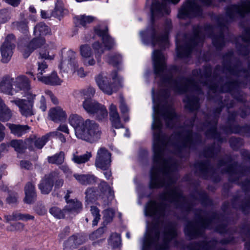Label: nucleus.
Masks as SVG:
<instances>
[{
    "instance_id": "nucleus-55",
    "label": "nucleus",
    "mask_w": 250,
    "mask_h": 250,
    "mask_svg": "<svg viewBox=\"0 0 250 250\" xmlns=\"http://www.w3.org/2000/svg\"><path fill=\"white\" fill-rule=\"evenodd\" d=\"M61 169L63 171V172L66 174V177H68L69 175H71L72 171L66 165H63L61 167Z\"/></svg>"
},
{
    "instance_id": "nucleus-45",
    "label": "nucleus",
    "mask_w": 250,
    "mask_h": 250,
    "mask_svg": "<svg viewBox=\"0 0 250 250\" xmlns=\"http://www.w3.org/2000/svg\"><path fill=\"white\" fill-rule=\"evenodd\" d=\"M10 146L14 147L16 151L21 152L24 147V143L21 140H15L10 142Z\"/></svg>"
},
{
    "instance_id": "nucleus-12",
    "label": "nucleus",
    "mask_w": 250,
    "mask_h": 250,
    "mask_svg": "<svg viewBox=\"0 0 250 250\" xmlns=\"http://www.w3.org/2000/svg\"><path fill=\"white\" fill-rule=\"evenodd\" d=\"M111 162V155L108 151L104 147L99 148L96 155L95 167L97 168L106 170L110 167Z\"/></svg>"
},
{
    "instance_id": "nucleus-20",
    "label": "nucleus",
    "mask_w": 250,
    "mask_h": 250,
    "mask_svg": "<svg viewBox=\"0 0 250 250\" xmlns=\"http://www.w3.org/2000/svg\"><path fill=\"white\" fill-rule=\"evenodd\" d=\"M53 175L50 174L45 175L39 185V188L42 194H47L52 189L53 185Z\"/></svg>"
},
{
    "instance_id": "nucleus-59",
    "label": "nucleus",
    "mask_w": 250,
    "mask_h": 250,
    "mask_svg": "<svg viewBox=\"0 0 250 250\" xmlns=\"http://www.w3.org/2000/svg\"><path fill=\"white\" fill-rule=\"evenodd\" d=\"M58 130L62 131L64 133H69V129L68 128V127L67 125H60L59 127L58 128Z\"/></svg>"
},
{
    "instance_id": "nucleus-29",
    "label": "nucleus",
    "mask_w": 250,
    "mask_h": 250,
    "mask_svg": "<svg viewBox=\"0 0 250 250\" xmlns=\"http://www.w3.org/2000/svg\"><path fill=\"white\" fill-rule=\"evenodd\" d=\"M37 72L36 77L39 82H42L46 75H43L49 71L48 65L46 62L44 60L38 61L37 62Z\"/></svg>"
},
{
    "instance_id": "nucleus-44",
    "label": "nucleus",
    "mask_w": 250,
    "mask_h": 250,
    "mask_svg": "<svg viewBox=\"0 0 250 250\" xmlns=\"http://www.w3.org/2000/svg\"><path fill=\"white\" fill-rule=\"evenodd\" d=\"M175 236V232L173 230H170L167 232L164 236L163 241L164 245L161 247L159 249L161 250H165L167 248V245L169 240Z\"/></svg>"
},
{
    "instance_id": "nucleus-16",
    "label": "nucleus",
    "mask_w": 250,
    "mask_h": 250,
    "mask_svg": "<svg viewBox=\"0 0 250 250\" xmlns=\"http://www.w3.org/2000/svg\"><path fill=\"white\" fill-rule=\"evenodd\" d=\"M71 204V202H68V205H66L63 209H61L57 207H53L50 208L49 212L56 218H64L66 216H69V212L76 210L81 207L80 204L77 202L75 207L73 208H68Z\"/></svg>"
},
{
    "instance_id": "nucleus-40",
    "label": "nucleus",
    "mask_w": 250,
    "mask_h": 250,
    "mask_svg": "<svg viewBox=\"0 0 250 250\" xmlns=\"http://www.w3.org/2000/svg\"><path fill=\"white\" fill-rule=\"evenodd\" d=\"M77 23L82 26H85L87 23L92 21L94 18L90 16L81 15L76 17Z\"/></svg>"
},
{
    "instance_id": "nucleus-64",
    "label": "nucleus",
    "mask_w": 250,
    "mask_h": 250,
    "mask_svg": "<svg viewBox=\"0 0 250 250\" xmlns=\"http://www.w3.org/2000/svg\"><path fill=\"white\" fill-rule=\"evenodd\" d=\"M246 8L248 12H250V0H247L245 3Z\"/></svg>"
},
{
    "instance_id": "nucleus-13",
    "label": "nucleus",
    "mask_w": 250,
    "mask_h": 250,
    "mask_svg": "<svg viewBox=\"0 0 250 250\" xmlns=\"http://www.w3.org/2000/svg\"><path fill=\"white\" fill-rule=\"evenodd\" d=\"M154 72L158 76H163L167 72L166 67L165 57L163 53L157 50H154L152 53Z\"/></svg>"
},
{
    "instance_id": "nucleus-47",
    "label": "nucleus",
    "mask_w": 250,
    "mask_h": 250,
    "mask_svg": "<svg viewBox=\"0 0 250 250\" xmlns=\"http://www.w3.org/2000/svg\"><path fill=\"white\" fill-rule=\"evenodd\" d=\"M114 210L112 209L105 210L104 212V222L106 223L110 222L114 217Z\"/></svg>"
},
{
    "instance_id": "nucleus-60",
    "label": "nucleus",
    "mask_w": 250,
    "mask_h": 250,
    "mask_svg": "<svg viewBox=\"0 0 250 250\" xmlns=\"http://www.w3.org/2000/svg\"><path fill=\"white\" fill-rule=\"evenodd\" d=\"M14 229H10L11 230H20L23 229L24 225L23 224L21 223H17L15 224L14 226Z\"/></svg>"
},
{
    "instance_id": "nucleus-43",
    "label": "nucleus",
    "mask_w": 250,
    "mask_h": 250,
    "mask_svg": "<svg viewBox=\"0 0 250 250\" xmlns=\"http://www.w3.org/2000/svg\"><path fill=\"white\" fill-rule=\"evenodd\" d=\"M90 211L94 218L92 221V225L93 226H95L97 225L100 219V211L97 208L94 206L90 207Z\"/></svg>"
},
{
    "instance_id": "nucleus-2",
    "label": "nucleus",
    "mask_w": 250,
    "mask_h": 250,
    "mask_svg": "<svg viewBox=\"0 0 250 250\" xmlns=\"http://www.w3.org/2000/svg\"><path fill=\"white\" fill-rule=\"evenodd\" d=\"M90 36L92 39L91 44L84 43L79 47L82 62L85 66L101 63L104 51L115 45L114 39L108 35L106 27L103 24L96 26Z\"/></svg>"
},
{
    "instance_id": "nucleus-5",
    "label": "nucleus",
    "mask_w": 250,
    "mask_h": 250,
    "mask_svg": "<svg viewBox=\"0 0 250 250\" xmlns=\"http://www.w3.org/2000/svg\"><path fill=\"white\" fill-rule=\"evenodd\" d=\"M170 28L169 23L165 28L163 34L160 36L158 30L153 25L148 27L145 30L140 33V37L143 43L146 45L152 47L158 46L161 48L166 47L168 44V31Z\"/></svg>"
},
{
    "instance_id": "nucleus-35",
    "label": "nucleus",
    "mask_w": 250,
    "mask_h": 250,
    "mask_svg": "<svg viewBox=\"0 0 250 250\" xmlns=\"http://www.w3.org/2000/svg\"><path fill=\"white\" fill-rule=\"evenodd\" d=\"M99 188L103 195L111 200L113 198V193L111 187L106 182L102 181L100 184Z\"/></svg>"
},
{
    "instance_id": "nucleus-1",
    "label": "nucleus",
    "mask_w": 250,
    "mask_h": 250,
    "mask_svg": "<svg viewBox=\"0 0 250 250\" xmlns=\"http://www.w3.org/2000/svg\"><path fill=\"white\" fill-rule=\"evenodd\" d=\"M153 102V123L152 128L154 130L153 149L154 151V166L151 170L150 186L152 188L164 186L162 176H164L166 172L167 164L163 157V142L161 139L160 131L162 124L160 121L162 117L167 123V126L171 127L170 124L173 123L177 119L175 112L172 108L166 110L161 114L159 104L154 97V90H152Z\"/></svg>"
},
{
    "instance_id": "nucleus-36",
    "label": "nucleus",
    "mask_w": 250,
    "mask_h": 250,
    "mask_svg": "<svg viewBox=\"0 0 250 250\" xmlns=\"http://www.w3.org/2000/svg\"><path fill=\"white\" fill-rule=\"evenodd\" d=\"M65 9L63 3L61 0L57 1L54 10L52 12V16L59 18L64 13Z\"/></svg>"
},
{
    "instance_id": "nucleus-41",
    "label": "nucleus",
    "mask_w": 250,
    "mask_h": 250,
    "mask_svg": "<svg viewBox=\"0 0 250 250\" xmlns=\"http://www.w3.org/2000/svg\"><path fill=\"white\" fill-rule=\"evenodd\" d=\"M95 93V90L92 87H88L80 91V94L81 96L83 97L84 100L87 99H91Z\"/></svg>"
},
{
    "instance_id": "nucleus-31",
    "label": "nucleus",
    "mask_w": 250,
    "mask_h": 250,
    "mask_svg": "<svg viewBox=\"0 0 250 250\" xmlns=\"http://www.w3.org/2000/svg\"><path fill=\"white\" fill-rule=\"evenodd\" d=\"M74 177L80 183L83 185L94 183L96 180V177L93 175L75 174Z\"/></svg>"
},
{
    "instance_id": "nucleus-19",
    "label": "nucleus",
    "mask_w": 250,
    "mask_h": 250,
    "mask_svg": "<svg viewBox=\"0 0 250 250\" xmlns=\"http://www.w3.org/2000/svg\"><path fill=\"white\" fill-rule=\"evenodd\" d=\"M14 87L17 90L16 93L20 91H23L26 95L31 93L28 91L30 89V81L28 78L24 75H20L14 79Z\"/></svg>"
},
{
    "instance_id": "nucleus-27",
    "label": "nucleus",
    "mask_w": 250,
    "mask_h": 250,
    "mask_svg": "<svg viewBox=\"0 0 250 250\" xmlns=\"http://www.w3.org/2000/svg\"><path fill=\"white\" fill-rule=\"evenodd\" d=\"M149 226L147 224V230L145 234V244L151 246L155 245L156 243L160 240V234L157 231H155L153 233H151L149 230Z\"/></svg>"
},
{
    "instance_id": "nucleus-57",
    "label": "nucleus",
    "mask_w": 250,
    "mask_h": 250,
    "mask_svg": "<svg viewBox=\"0 0 250 250\" xmlns=\"http://www.w3.org/2000/svg\"><path fill=\"white\" fill-rule=\"evenodd\" d=\"M21 166L22 168L29 169L31 167V164L27 161H21Z\"/></svg>"
},
{
    "instance_id": "nucleus-14",
    "label": "nucleus",
    "mask_w": 250,
    "mask_h": 250,
    "mask_svg": "<svg viewBox=\"0 0 250 250\" xmlns=\"http://www.w3.org/2000/svg\"><path fill=\"white\" fill-rule=\"evenodd\" d=\"M200 11V7L191 1H187L179 11L178 16L180 18L192 17L197 15Z\"/></svg>"
},
{
    "instance_id": "nucleus-54",
    "label": "nucleus",
    "mask_w": 250,
    "mask_h": 250,
    "mask_svg": "<svg viewBox=\"0 0 250 250\" xmlns=\"http://www.w3.org/2000/svg\"><path fill=\"white\" fill-rule=\"evenodd\" d=\"M39 107L40 108L42 111H45L46 109V102L45 99L44 97V96H42L41 97L40 104H39Z\"/></svg>"
},
{
    "instance_id": "nucleus-48",
    "label": "nucleus",
    "mask_w": 250,
    "mask_h": 250,
    "mask_svg": "<svg viewBox=\"0 0 250 250\" xmlns=\"http://www.w3.org/2000/svg\"><path fill=\"white\" fill-rule=\"evenodd\" d=\"M86 202L87 205L92 202L95 197V191L92 188H88L85 192Z\"/></svg>"
},
{
    "instance_id": "nucleus-6",
    "label": "nucleus",
    "mask_w": 250,
    "mask_h": 250,
    "mask_svg": "<svg viewBox=\"0 0 250 250\" xmlns=\"http://www.w3.org/2000/svg\"><path fill=\"white\" fill-rule=\"evenodd\" d=\"M50 33V28L45 23H38L34 27V34L35 38L21 49L24 57H28L35 49L41 47L45 43L44 36Z\"/></svg>"
},
{
    "instance_id": "nucleus-62",
    "label": "nucleus",
    "mask_w": 250,
    "mask_h": 250,
    "mask_svg": "<svg viewBox=\"0 0 250 250\" xmlns=\"http://www.w3.org/2000/svg\"><path fill=\"white\" fill-rule=\"evenodd\" d=\"M103 170L104 171V174L105 177L106 179H109L110 178V177L111 176V171L109 169V168H108L106 170Z\"/></svg>"
},
{
    "instance_id": "nucleus-50",
    "label": "nucleus",
    "mask_w": 250,
    "mask_h": 250,
    "mask_svg": "<svg viewBox=\"0 0 250 250\" xmlns=\"http://www.w3.org/2000/svg\"><path fill=\"white\" fill-rule=\"evenodd\" d=\"M18 220H22L23 221H27L29 220H33L34 217L28 214H21L18 213Z\"/></svg>"
},
{
    "instance_id": "nucleus-58",
    "label": "nucleus",
    "mask_w": 250,
    "mask_h": 250,
    "mask_svg": "<svg viewBox=\"0 0 250 250\" xmlns=\"http://www.w3.org/2000/svg\"><path fill=\"white\" fill-rule=\"evenodd\" d=\"M8 4L14 6H17L20 2V0H3Z\"/></svg>"
},
{
    "instance_id": "nucleus-4",
    "label": "nucleus",
    "mask_w": 250,
    "mask_h": 250,
    "mask_svg": "<svg viewBox=\"0 0 250 250\" xmlns=\"http://www.w3.org/2000/svg\"><path fill=\"white\" fill-rule=\"evenodd\" d=\"M95 81L99 88L104 93L111 95L123 86V78L119 76L116 71L110 74L101 72L95 77Z\"/></svg>"
},
{
    "instance_id": "nucleus-33",
    "label": "nucleus",
    "mask_w": 250,
    "mask_h": 250,
    "mask_svg": "<svg viewBox=\"0 0 250 250\" xmlns=\"http://www.w3.org/2000/svg\"><path fill=\"white\" fill-rule=\"evenodd\" d=\"M84 240V237L82 235H73L68 239L65 243V245L70 248H74L77 245L82 244Z\"/></svg>"
},
{
    "instance_id": "nucleus-34",
    "label": "nucleus",
    "mask_w": 250,
    "mask_h": 250,
    "mask_svg": "<svg viewBox=\"0 0 250 250\" xmlns=\"http://www.w3.org/2000/svg\"><path fill=\"white\" fill-rule=\"evenodd\" d=\"M108 244L114 250L119 248L122 245L120 235L117 233H112L108 239Z\"/></svg>"
},
{
    "instance_id": "nucleus-49",
    "label": "nucleus",
    "mask_w": 250,
    "mask_h": 250,
    "mask_svg": "<svg viewBox=\"0 0 250 250\" xmlns=\"http://www.w3.org/2000/svg\"><path fill=\"white\" fill-rule=\"evenodd\" d=\"M105 230L104 227H101L98 229L96 231L90 234L89 238L92 240H96L97 239L101 237Z\"/></svg>"
},
{
    "instance_id": "nucleus-26",
    "label": "nucleus",
    "mask_w": 250,
    "mask_h": 250,
    "mask_svg": "<svg viewBox=\"0 0 250 250\" xmlns=\"http://www.w3.org/2000/svg\"><path fill=\"white\" fill-rule=\"evenodd\" d=\"M41 82L52 86H60L62 85L63 81L59 78L56 72L53 71L50 74L46 75Z\"/></svg>"
},
{
    "instance_id": "nucleus-42",
    "label": "nucleus",
    "mask_w": 250,
    "mask_h": 250,
    "mask_svg": "<svg viewBox=\"0 0 250 250\" xmlns=\"http://www.w3.org/2000/svg\"><path fill=\"white\" fill-rule=\"evenodd\" d=\"M11 18V13L7 9L0 10V24L4 23Z\"/></svg>"
},
{
    "instance_id": "nucleus-37",
    "label": "nucleus",
    "mask_w": 250,
    "mask_h": 250,
    "mask_svg": "<svg viewBox=\"0 0 250 250\" xmlns=\"http://www.w3.org/2000/svg\"><path fill=\"white\" fill-rule=\"evenodd\" d=\"M71 193V192L70 191L68 190L67 192V194L65 195V196L64 197L65 201H66V202L67 203L66 205H68V202H71L72 204L68 207V208H73L74 207H75V205L76 204V203L77 202L80 204L81 207L79 208L76 209V210H73V211L69 212V216L71 214L73 213H78L82 209V203L80 201L77 200V199H71V200H69V194Z\"/></svg>"
},
{
    "instance_id": "nucleus-10",
    "label": "nucleus",
    "mask_w": 250,
    "mask_h": 250,
    "mask_svg": "<svg viewBox=\"0 0 250 250\" xmlns=\"http://www.w3.org/2000/svg\"><path fill=\"white\" fill-rule=\"evenodd\" d=\"M25 96L28 99V101L25 100L16 98L11 100L10 102L18 106L22 115L29 117L34 114L33 110V103L32 101L35 98L36 95L28 93Z\"/></svg>"
},
{
    "instance_id": "nucleus-23",
    "label": "nucleus",
    "mask_w": 250,
    "mask_h": 250,
    "mask_svg": "<svg viewBox=\"0 0 250 250\" xmlns=\"http://www.w3.org/2000/svg\"><path fill=\"white\" fill-rule=\"evenodd\" d=\"M48 117L51 120L55 122H59L65 120L67 115L61 107H56L50 109Z\"/></svg>"
},
{
    "instance_id": "nucleus-7",
    "label": "nucleus",
    "mask_w": 250,
    "mask_h": 250,
    "mask_svg": "<svg viewBox=\"0 0 250 250\" xmlns=\"http://www.w3.org/2000/svg\"><path fill=\"white\" fill-rule=\"evenodd\" d=\"M83 107L88 114L95 116L99 121H103L107 118L108 113L106 107L95 100L91 99L84 100L83 103Z\"/></svg>"
},
{
    "instance_id": "nucleus-32",
    "label": "nucleus",
    "mask_w": 250,
    "mask_h": 250,
    "mask_svg": "<svg viewBox=\"0 0 250 250\" xmlns=\"http://www.w3.org/2000/svg\"><path fill=\"white\" fill-rule=\"evenodd\" d=\"M92 156L91 152L88 151L81 155H77V152H76L73 154L72 161L77 164H84L90 160Z\"/></svg>"
},
{
    "instance_id": "nucleus-21",
    "label": "nucleus",
    "mask_w": 250,
    "mask_h": 250,
    "mask_svg": "<svg viewBox=\"0 0 250 250\" xmlns=\"http://www.w3.org/2000/svg\"><path fill=\"white\" fill-rule=\"evenodd\" d=\"M56 49V45L54 43L47 44L40 50V57L45 60H53L55 56Z\"/></svg>"
},
{
    "instance_id": "nucleus-46",
    "label": "nucleus",
    "mask_w": 250,
    "mask_h": 250,
    "mask_svg": "<svg viewBox=\"0 0 250 250\" xmlns=\"http://www.w3.org/2000/svg\"><path fill=\"white\" fill-rule=\"evenodd\" d=\"M170 83L172 89L175 92L182 93L186 91V88L183 87L181 83L174 80H170Z\"/></svg>"
},
{
    "instance_id": "nucleus-24",
    "label": "nucleus",
    "mask_w": 250,
    "mask_h": 250,
    "mask_svg": "<svg viewBox=\"0 0 250 250\" xmlns=\"http://www.w3.org/2000/svg\"><path fill=\"white\" fill-rule=\"evenodd\" d=\"M6 125L9 128L10 132L18 137L21 136L30 130V127L27 125L8 123L6 124Z\"/></svg>"
},
{
    "instance_id": "nucleus-52",
    "label": "nucleus",
    "mask_w": 250,
    "mask_h": 250,
    "mask_svg": "<svg viewBox=\"0 0 250 250\" xmlns=\"http://www.w3.org/2000/svg\"><path fill=\"white\" fill-rule=\"evenodd\" d=\"M18 28L19 30L23 33H26L28 30L27 21H25L18 23Z\"/></svg>"
},
{
    "instance_id": "nucleus-22",
    "label": "nucleus",
    "mask_w": 250,
    "mask_h": 250,
    "mask_svg": "<svg viewBox=\"0 0 250 250\" xmlns=\"http://www.w3.org/2000/svg\"><path fill=\"white\" fill-rule=\"evenodd\" d=\"M109 109L110 120L112 125L115 128H123L124 125L121 123L116 106L111 104L109 106Z\"/></svg>"
},
{
    "instance_id": "nucleus-15",
    "label": "nucleus",
    "mask_w": 250,
    "mask_h": 250,
    "mask_svg": "<svg viewBox=\"0 0 250 250\" xmlns=\"http://www.w3.org/2000/svg\"><path fill=\"white\" fill-rule=\"evenodd\" d=\"M165 208L163 205L157 204L155 202H148L145 208L146 216L159 218L164 214Z\"/></svg>"
},
{
    "instance_id": "nucleus-56",
    "label": "nucleus",
    "mask_w": 250,
    "mask_h": 250,
    "mask_svg": "<svg viewBox=\"0 0 250 250\" xmlns=\"http://www.w3.org/2000/svg\"><path fill=\"white\" fill-rule=\"evenodd\" d=\"M5 126L0 123V142L2 141L5 137Z\"/></svg>"
},
{
    "instance_id": "nucleus-63",
    "label": "nucleus",
    "mask_w": 250,
    "mask_h": 250,
    "mask_svg": "<svg viewBox=\"0 0 250 250\" xmlns=\"http://www.w3.org/2000/svg\"><path fill=\"white\" fill-rule=\"evenodd\" d=\"M41 16L42 18L46 19V18H49V15L46 13V12H45V11H43V10H41Z\"/></svg>"
},
{
    "instance_id": "nucleus-11",
    "label": "nucleus",
    "mask_w": 250,
    "mask_h": 250,
    "mask_svg": "<svg viewBox=\"0 0 250 250\" xmlns=\"http://www.w3.org/2000/svg\"><path fill=\"white\" fill-rule=\"evenodd\" d=\"M15 39L13 34L8 35L1 46L0 52L1 55V61L6 63L11 60L13 55V50L15 48Z\"/></svg>"
},
{
    "instance_id": "nucleus-17",
    "label": "nucleus",
    "mask_w": 250,
    "mask_h": 250,
    "mask_svg": "<svg viewBox=\"0 0 250 250\" xmlns=\"http://www.w3.org/2000/svg\"><path fill=\"white\" fill-rule=\"evenodd\" d=\"M14 78L9 76H4L0 80V92L13 95L16 93L14 87Z\"/></svg>"
},
{
    "instance_id": "nucleus-30",
    "label": "nucleus",
    "mask_w": 250,
    "mask_h": 250,
    "mask_svg": "<svg viewBox=\"0 0 250 250\" xmlns=\"http://www.w3.org/2000/svg\"><path fill=\"white\" fill-rule=\"evenodd\" d=\"M105 61L114 66H120L123 62L122 55L117 52H112L107 55L105 58Z\"/></svg>"
},
{
    "instance_id": "nucleus-9",
    "label": "nucleus",
    "mask_w": 250,
    "mask_h": 250,
    "mask_svg": "<svg viewBox=\"0 0 250 250\" xmlns=\"http://www.w3.org/2000/svg\"><path fill=\"white\" fill-rule=\"evenodd\" d=\"M67 60H62L59 64L60 70L66 69V65L68 67V65L69 64L72 67V69L74 73H76L80 77H84L86 75V72L84 71L83 67H79L78 62L76 61V53L70 50L67 52Z\"/></svg>"
},
{
    "instance_id": "nucleus-28",
    "label": "nucleus",
    "mask_w": 250,
    "mask_h": 250,
    "mask_svg": "<svg viewBox=\"0 0 250 250\" xmlns=\"http://www.w3.org/2000/svg\"><path fill=\"white\" fill-rule=\"evenodd\" d=\"M12 116L11 110L0 98V121L3 122L8 121L11 118Z\"/></svg>"
},
{
    "instance_id": "nucleus-25",
    "label": "nucleus",
    "mask_w": 250,
    "mask_h": 250,
    "mask_svg": "<svg viewBox=\"0 0 250 250\" xmlns=\"http://www.w3.org/2000/svg\"><path fill=\"white\" fill-rule=\"evenodd\" d=\"M25 198L24 202L27 204H31L35 202L36 199V193L35 186L31 183H27L24 188Z\"/></svg>"
},
{
    "instance_id": "nucleus-53",
    "label": "nucleus",
    "mask_w": 250,
    "mask_h": 250,
    "mask_svg": "<svg viewBox=\"0 0 250 250\" xmlns=\"http://www.w3.org/2000/svg\"><path fill=\"white\" fill-rule=\"evenodd\" d=\"M18 212L13 213L12 215H4V218L7 222H9L11 221H17L18 220Z\"/></svg>"
},
{
    "instance_id": "nucleus-61",
    "label": "nucleus",
    "mask_w": 250,
    "mask_h": 250,
    "mask_svg": "<svg viewBox=\"0 0 250 250\" xmlns=\"http://www.w3.org/2000/svg\"><path fill=\"white\" fill-rule=\"evenodd\" d=\"M17 200V198L16 196H10L7 199V202L9 203H16Z\"/></svg>"
},
{
    "instance_id": "nucleus-51",
    "label": "nucleus",
    "mask_w": 250,
    "mask_h": 250,
    "mask_svg": "<svg viewBox=\"0 0 250 250\" xmlns=\"http://www.w3.org/2000/svg\"><path fill=\"white\" fill-rule=\"evenodd\" d=\"M45 95L49 98H50L52 102L55 104H59V101L57 97L54 95L52 91L46 90L45 91Z\"/></svg>"
},
{
    "instance_id": "nucleus-18",
    "label": "nucleus",
    "mask_w": 250,
    "mask_h": 250,
    "mask_svg": "<svg viewBox=\"0 0 250 250\" xmlns=\"http://www.w3.org/2000/svg\"><path fill=\"white\" fill-rule=\"evenodd\" d=\"M58 134L57 132H52L46 134L41 138H37L36 137H35L34 139L27 140L26 143L27 145H30L31 149H41L45 145L50 137L57 136Z\"/></svg>"
},
{
    "instance_id": "nucleus-38",
    "label": "nucleus",
    "mask_w": 250,
    "mask_h": 250,
    "mask_svg": "<svg viewBox=\"0 0 250 250\" xmlns=\"http://www.w3.org/2000/svg\"><path fill=\"white\" fill-rule=\"evenodd\" d=\"M64 160V153L63 152H60L59 154H56L53 156L48 157L49 163L60 165L62 164Z\"/></svg>"
},
{
    "instance_id": "nucleus-39",
    "label": "nucleus",
    "mask_w": 250,
    "mask_h": 250,
    "mask_svg": "<svg viewBox=\"0 0 250 250\" xmlns=\"http://www.w3.org/2000/svg\"><path fill=\"white\" fill-rule=\"evenodd\" d=\"M119 107L120 111L123 114V118L124 122H128L129 119V116L127 115V113L129 111V108L125 104L123 98H121L120 99Z\"/></svg>"
},
{
    "instance_id": "nucleus-8",
    "label": "nucleus",
    "mask_w": 250,
    "mask_h": 250,
    "mask_svg": "<svg viewBox=\"0 0 250 250\" xmlns=\"http://www.w3.org/2000/svg\"><path fill=\"white\" fill-rule=\"evenodd\" d=\"M180 0H147V4H151L150 11L152 19L168 14L170 10L168 3H177Z\"/></svg>"
},
{
    "instance_id": "nucleus-3",
    "label": "nucleus",
    "mask_w": 250,
    "mask_h": 250,
    "mask_svg": "<svg viewBox=\"0 0 250 250\" xmlns=\"http://www.w3.org/2000/svg\"><path fill=\"white\" fill-rule=\"evenodd\" d=\"M69 124L74 128L76 137L89 143H93L101 137V131L94 121L84 120L77 114H71L68 119Z\"/></svg>"
}]
</instances>
